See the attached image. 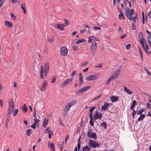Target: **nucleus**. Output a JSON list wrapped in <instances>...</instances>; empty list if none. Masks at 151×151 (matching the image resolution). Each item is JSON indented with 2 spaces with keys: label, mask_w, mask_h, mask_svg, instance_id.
Returning <instances> with one entry per match:
<instances>
[{
  "label": "nucleus",
  "mask_w": 151,
  "mask_h": 151,
  "mask_svg": "<svg viewBox=\"0 0 151 151\" xmlns=\"http://www.w3.org/2000/svg\"><path fill=\"white\" fill-rule=\"evenodd\" d=\"M49 64L48 62H46L43 66L42 65L41 66L40 69V76L41 79H44V75L45 77L47 76V74L49 72Z\"/></svg>",
  "instance_id": "f257e3e1"
},
{
  "label": "nucleus",
  "mask_w": 151,
  "mask_h": 151,
  "mask_svg": "<svg viewBox=\"0 0 151 151\" xmlns=\"http://www.w3.org/2000/svg\"><path fill=\"white\" fill-rule=\"evenodd\" d=\"M125 12L128 18L130 20H132L133 21L135 22L136 21V19L138 18L137 14L134 16L133 17L132 15H133L134 12V9H132L130 10V9L128 7H126L125 9Z\"/></svg>",
  "instance_id": "f03ea898"
},
{
  "label": "nucleus",
  "mask_w": 151,
  "mask_h": 151,
  "mask_svg": "<svg viewBox=\"0 0 151 151\" xmlns=\"http://www.w3.org/2000/svg\"><path fill=\"white\" fill-rule=\"evenodd\" d=\"M15 107L13 99H10L9 102V108L8 111V114H10L12 113V111H13V110L15 108Z\"/></svg>",
  "instance_id": "7ed1b4c3"
},
{
  "label": "nucleus",
  "mask_w": 151,
  "mask_h": 151,
  "mask_svg": "<svg viewBox=\"0 0 151 151\" xmlns=\"http://www.w3.org/2000/svg\"><path fill=\"white\" fill-rule=\"evenodd\" d=\"M76 103V100H73L67 104L64 108V112L65 113H67L70 110V107L75 105Z\"/></svg>",
  "instance_id": "20e7f679"
},
{
  "label": "nucleus",
  "mask_w": 151,
  "mask_h": 151,
  "mask_svg": "<svg viewBox=\"0 0 151 151\" xmlns=\"http://www.w3.org/2000/svg\"><path fill=\"white\" fill-rule=\"evenodd\" d=\"M89 147L93 148H96L99 147L100 144L96 141L93 140H90L88 143Z\"/></svg>",
  "instance_id": "39448f33"
},
{
  "label": "nucleus",
  "mask_w": 151,
  "mask_h": 151,
  "mask_svg": "<svg viewBox=\"0 0 151 151\" xmlns=\"http://www.w3.org/2000/svg\"><path fill=\"white\" fill-rule=\"evenodd\" d=\"M91 88V86H88L85 87L77 90L75 91V93L77 95L81 94L84 92L90 89Z\"/></svg>",
  "instance_id": "423d86ee"
},
{
  "label": "nucleus",
  "mask_w": 151,
  "mask_h": 151,
  "mask_svg": "<svg viewBox=\"0 0 151 151\" xmlns=\"http://www.w3.org/2000/svg\"><path fill=\"white\" fill-rule=\"evenodd\" d=\"M97 47V44L96 42L93 41L91 45V50L93 56H94Z\"/></svg>",
  "instance_id": "0eeeda50"
},
{
  "label": "nucleus",
  "mask_w": 151,
  "mask_h": 151,
  "mask_svg": "<svg viewBox=\"0 0 151 151\" xmlns=\"http://www.w3.org/2000/svg\"><path fill=\"white\" fill-rule=\"evenodd\" d=\"M88 136L90 138H92L96 139L97 136L96 134L94 132H92L91 129H89L87 133Z\"/></svg>",
  "instance_id": "6e6552de"
},
{
  "label": "nucleus",
  "mask_w": 151,
  "mask_h": 151,
  "mask_svg": "<svg viewBox=\"0 0 151 151\" xmlns=\"http://www.w3.org/2000/svg\"><path fill=\"white\" fill-rule=\"evenodd\" d=\"M73 81L72 78H69L65 80L63 82L61 83L60 86L62 87H64L68 85L69 83Z\"/></svg>",
  "instance_id": "1a4fd4ad"
},
{
  "label": "nucleus",
  "mask_w": 151,
  "mask_h": 151,
  "mask_svg": "<svg viewBox=\"0 0 151 151\" xmlns=\"http://www.w3.org/2000/svg\"><path fill=\"white\" fill-rule=\"evenodd\" d=\"M33 116L35 117V118L34 119V124L36 125L37 127H38L39 126V122H40V120L37 117V115L35 110L34 112L33 113Z\"/></svg>",
  "instance_id": "9d476101"
},
{
  "label": "nucleus",
  "mask_w": 151,
  "mask_h": 151,
  "mask_svg": "<svg viewBox=\"0 0 151 151\" xmlns=\"http://www.w3.org/2000/svg\"><path fill=\"white\" fill-rule=\"evenodd\" d=\"M138 38L139 41L141 45H143V42H145L144 38L143 33L142 31L140 32L138 36Z\"/></svg>",
  "instance_id": "9b49d317"
},
{
  "label": "nucleus",
  "mask_w": 151,
  "mask_h": 151,
  "mask_svg": "<svg viewBox=\"0 0 151 151\" xmlns=\"http://www.w3.org/2000/svg\"><path fill=\"white\" fill-rule=\"evenodd\" d=\"M97 78L96 75H90L86 78V80L87 81H94Z\"/></svg>",
  "instance_id": "f8f14e48"
},
{
  "label": "nucleus",
  "mask_w": 151,
  "mask_h": 151,
  "mask_svg": "<svg viewBox=\"0 0 151 151\" xmlns=\"http://www.w3.org/2000/svg\"><path fill=\"white\" fill-rule=\"evenodd\" d=\"M65 26L62 24H56L54 25V27L55 28L59 29L61 31L63 30V28Z\"/></svg>",
  "instance_id": "ddd939ff"
},
{
  "label": "nucleus",
  "mask_w": 151,
  "mask_h": 151,
  "mask_svg": "<svg viewBox=\"0 0 151 151\" xmlns=\"http://www.w3.org/2000/svg\"><path fill=\"white\" fill-rule=\"evenodd\" d=\"M60 53L63 56H66L68 53V50L66 47H62L60 49Z\"/></svg>",
  "instance_id": "4468645a"
},
{
  "label": "nucleus",
  "mask_w": 151,
  "mask_h": 151,
  "mask_svg": "<svg viewBox=\"0 0 151 151\" xmlns=\"http://www.w3.org/2000/svg\"><path fill=\"white\" fill-rule=\"evenodd\" d=\"M48 82L47 81H45L40 88L41 91H45Z\"/></svg>",
  "instance_id": "2eb2a0df"
},
{
  "label": "nucleus",
  "mask_w": 151,
  "mask_h": 151,
  "mask_svg": "<svg viewBox=\"0 0 151 151\" xmlns=\"http://www.w3.org/2000/svg\"><path fill=\"white\" fill-rule=\"evenodd\" d=\"M102 116V114L100 113H98L97 111L96 113L94 115V118L95 120H96L98 119H100Z\"/></svg>",
  "instance_id": "dca6fc26"
},
{
  "label": "nucleus",
  "mask_w": 151,
  "mask_h": 151,
  "mask_svg": "<svg viewBox=\"0 0 151 151\" xmlns=\"http://www.w3.org/2000/svg\"><path fill=\"white\" fill-rule=\"evenodd\" d=\"M96 41H98L99 40L93 36H90L88 37V41L89 43H91L92 41L95 42Z\"/></svg>",
  "instance_id": "f3484780"
},
{
  "label": "nucleus",
  "mask_w": 151,
  "mask_h": 151,
  "mask_svg": "<svg viewBox=\"0 0 151 151\" xmlns=\"http://www.w3.org/2000/svg\"><path fill=\"white\" fill-rule=\"evenodd\" d=\"M119 98L118 96H112L110 97V100L112 102L117 101L119 99Z\"/></svg>",
  "instance_id": "a211bd4d"
},
{
  "label": "nucleus",
  "mask_w": 151,
  "mask_h": 151,
  "mask_svg": "<svg viewBox=\"0 0 151 151\" xmlns=\"http://www.w3.org/2000/svg\"><path fill=\"white\" fill-rule=\"evenodd\" d=\"M119 74H120L119 73L115 72L114 74L111 75L110 77L111 78L112 80H114L115 79L118 78Z\"/></svg>",
  "instance_id": "6ab92c4d"
},
{
  "label": "nucleus",
  "mask_w": 151,
  "mask_h": 151,
  "mask_svg": "<svg viewBox=\"0 0 151 151\" xmlns=\"http://www.w3.org/2000/svg\"><path fill=\"white\" fill-rule=\"evenodd\" d=\"M49 147L51 149L52 151H55V145L54 143L49 142L48 144Z\"/></svg>",
  "instance_id": "aec40b11"
},
{
  "label": "nucleus",
  "mask_w": 151,
  "mask_h": 151,
  "mask_svg": "<svg viewBox=\"0 0 151 151\" xmlns=\"http://www.w3.org/2000/svg\"><path fill=\"white\" fill-rule=\"evenodd\" d=\"M110 104L107 103H105L103 106L101 107V109L104 111L108 109L109 107Z\"/></svg>",
  "instance_id": "412c9836"
},
{
  "label": "nucleus",
  "mask_w": 151,
  "mask_h": 151,
  "mask_svg": "<svg viewBox=\"0 0 151 151\" xmlns=\"http://www.w3.org/2000/svg\"><path fill=\"white\" fill-rule=\"evenodd\" d=\"M79 86H80L83 82V79L82 74L81 73L79 74Z\"/></svg>",
  "instance_id": "4be33fe9"
},
{
  "label": "nucleus",
  "mask_w": 151,
  "mask_h": 151,
  "mask_svg": "<svg viewBox=\"0 0 151 151\" xmlns=\"http://www.w3.org/2000/svg\"><path fill=\"white\" fill-rule=\"evenodd\" d=\"M145 51L148 50H149V47L146 42H143V45H141Z\"/></svg>",
  "instance_id": "5701e85b"
},
{
  "label": "nucleus",
  "mask_w": 151,
  "mask_h": 151,
  "mask_svg": "<svg viewBox=\"0 0 151 151\" xmlns=\"http://www.w3.org/2000/svg\"><path fill=\"white\" fill-rule=\"evenodd\" d=\"M124 90L125 92L127 93L129 95H131L132 94V91L131 90H129L126 86H124Z\"/></svg>",
  "instance_id": "b1692460"
},
{
  "label": "nucleus",
  "mask_w": 151,
  "mask_h": 151,
  "mask_svg": "<svg viewBox=\"0 0 151 151\" xmlns=\"http://www.w3.org/2000/svg\"><path fill=\"white\" fill-rule=\"evenodd\" d=\"M4 23L5 25L9 28H10L12 26V23L10 22L6 21Z\"/></svg>",
  "instance_id": "393cba45"
},
{
  "label": "nucleus",
  "mask_w": 151,
  "mask_h": 151,
  "mask_svg": "<svg viewBox=\"0 0 151 151\" xmlns=\"http://www.w3.org/2000/svg\"><path fill=\"white\" fill-rule=\"evenodd\" d=\"M48 121L47 119H45L43 121V126L44 128H45L48 124Z\"/></svg>",
  "instance_id": "a878e982"
},
{
  "label": "nucleus",
  "mask_w": 151,
  "mask_h": 151,
  "mask_svg": "<svg viewBox=\"0 0 151 151\" xmlns=\"http://www.w3.org/2000/svg\"><path fill=\"white\" fill-rule=\"evenodd\" d=\"M54 40V37L53 36H50L47 37V40L50 42H52Z\"/></svg>",
  "instance_id": "bb28decb"
},
{
  "label": "nucleus",
  "mask_w": 151,
  "mask_h": 151,
  "mask_svg": "<svg viewBox=\"0 0 151 151\" xmlns=\"http://www.w3.org/2000/svg\"><path fill=\"white\" fill-rule=\"evenodd\" d=\"M89 118L90 119V120L89 121V123L90 124V125L92 126H93L94 125V122H93V116H89Z\"/></svg>",
  "instance_id": "cd10ccee"
},
{
  "label": "nucleus",
  "mask_w": 151,
  "mask_h": 151,
  "mask_svg": "<svg viewBox=\"0 0 151 151\" xmlns=\"http://www.w3.org/2000/svg\"><path fill=\"white\" fill-rule=\"evenodd\" d=\"M145 114H142L140 115V117L138 118V121L139 122V121H141V120H143V119L145 117Z\"/></svg>",
  "instance_id": "c85d7f7f"
},
{
  "label": "nucleus",
  "mask_w": 151,
  "mask_h": 151,
  "mask_svg": "<svg viewBox=\"0 0 151 151\" xmlns=\"http://www.w3.org/2000/svg\"><path fill=\"white\" fill-rule=\"evenodd\" d=\"M147 40L149 43L150 44V46L151 47V35H147Z\"/></svg>",
  "instance_id": "c756f323"
},
{
  "label": "nucleus",
  "mask_w": 151,
  "mask_h": 151,
  "mask_svg": "<svg viewBox=\"0 0 151 151\" xmlns=\"http://www.w3.org/2000/svg\"><path fill=\"white\" fill-rule=\"evenodd\" d=\"M32 132V131L31 129H28L26 131L27 135L28 136H29L31 135Z\"/></svg>",
  "instance_id": "7c9ffc66"
},
{
  "label": "nucleus",
  "mask_w": 151,
  "mask_h": 151,
  "mask_svg": "<svg viewBox=\"0 0 151 151\" xmlns=\"http://www.w3.org/2000/svg\"><path fill=\"white\" fill-rule=\"evenodd\" d=\"M136 103V101L135 100L134 101H133L132 104L130 107L131 109L132 110V109H134V106L135 105Z\"/></svg>",
  "instance_id": "2f4dec72"
},
{
  "label": "nucleus",
  "mask_w": 151,
  "mask_h": 151,
  "mask_svg": "<svg viewBox=\"0 0 151 151\" xmlns=\"http://www.w3.org/2000/svg\"><path fill=\"white\" fill-rule=\"evenodd\" d=\"M121 69L122 66H121V65H119V66L118 67L115 72L120 74V70H121Z\"/></svg>",
  "instance_id": "473e14b6"
},
{
  "label": "nucleus",
  "mask_w": 151,
  "mask_h": 151,
  "mask_svg": "<svg viewBox=\"0 0 151 151\" xmlns=\"http://www.w3.org/2000/svg\"><path fill=\"white\" fill-rule=\"evenodd\" d=\"M95 107H93L91 108L90 110V114L89 115V116H92V112L94 109H95Z\"/></svg>",
  "instance_id": "72a5a7b5"
},
{
  "label": "nucleus",
  "mask_w": 151,
  "mask_h": 151,
  "mask_svg": "<svg viewBox=\"0 0 151 151\" xmlns=\"http://www.w3.org/2000/svg\"><path fill=\"white\" fill-rule=\"evenodd\" d=\"M18 112V109H15L14 110H13V111H12L13 112V116H15L17 114Z\"/></svg>",
  "instance_id": "f704fd0d"
},
{
  "label": "nucleus",
  "mask_w": 151,
  "mask_h": 151,
  "mask_svg": "<svg viewBox=\"0 0 151 151\" xmlns=\"http://www.w3.org/2000/svg\"><path fill=\"white\" fill-rule=\"evenodd\" d=\"M83 148L85 151H90V148L87 145L85 146Z\"/></svg>",
  "instance_id": "c9c22d12"
},
{
  "label": "nucleus",
  "mask_w": 151,
  "mask_h": 151,
  "mask_svg": "<svg viewBox=\"0 0 151 151\" xmlns=\"http://www.w3.org/2000/svg\"><path fill=\"white\" fill-rule=\"evenodd\" d=\"M84 39H79L76 41V43L77 44H78L84 42Z\"/></svg>",
  "instance_id": "e433bc0d"
},
{
  "label": "nucleus",
  "mask_w": 151,
  "mask_h": 151,
  "mask_svg": "<svg viewBox=\"0 0 151 151\" xmlns=\"http://www.w3.org/2000/svg\"><path fill=\"white\" fill-rule=\"evenodd\" d=\"M101 127H103L105 129H106V127H107L106 124L105 122H103L102 123H101Z\"/></svg>",
  "instance_id": "4c0bfd02"
},
{
  "label": "nucleus",
  "mask_w": 151,
  "mask_h": 151,
  "mask_svg": "<svg viewBox=\"0 0 151 151\" xmlns=\"http://www.w3.org/2000/svg\"><path fill=\"white\" fill-rule=\"evenodd\" d=\"M101 96V94H100L99 95L97 96L96 97L94 98L91 101V102L93 101H96L97 100V99H99Z\"/></svg>",
  "instance_id": "58836bf2"
},
{
  "label": "nucleus",
  "mask_w": 151,
  "mask_h": 151,
  "mask_svg": "<svg viewBox=\"0 0 151 151\" xmlns=\"http://www.w3.org/2000/svg\"><path fill=\"white\" fill-rule=\"evenodd\" d=\"M22 108L23 109L24 112H26L27 111V108L26 106V105L24 104L23 107H22Z\"/></svg>",
  "instance_id": "ea45409f"
},
{
  "label": "nucleus",
  "mask_w": 151,
  "mask_h": 151,
  "mask_svg": "<svg viewBox=\"0 0 151 151\" xmlns=\"http://www.w3.org/2000/svg\"><path fill=\"white\" fill-rule=\"evenodd\" d=\"M65 24H62L65 26V27L67 26L69 24V22L66 19H64Z\"/></svg>",
  "instance_id": "a19ab883"
},
{
  "label": "nucleus",
  "mask_w": 151,
  "mask_h": 151,
  "mask_svg": "<svg viewBox=\"0 0 151 151\" xmlns=\"http://www.w3.org/2000/svg\"><path fill=\"white\" fill-rule=\"evenodd\" d=\"M46 133H48V134H52V131L50 130V128L49 127L47 128Z\"/></svg>",
  "instance_id": "79ce46f5"
},
{
  "label": "nucleus",
  "mask_w": 151,
  "mask_h": 151,
  "mask_svg": "<svg viewBox=\"0 0 151 151\" xmlns=\"http://www.w3.org/2000/svg\"><path fill=\"white\" fill-rule=\"evenodd\" d=\"M119 19H122V18H123V19H124V15L122 12H121V14H119Z\"/></svg>",
  "instance_id": "37998d69"
},
{
  "label": "nucleus",
  "mask_w": 151,
  "mask_h": 151,
  "mask_svg": "<svg viewBox=\"0 0 151 151\" xmlns=\"http://www.w3.org/2000/svg\"><path fill=\"white\" fill-rule=\"evenodd\" d=\"M56 80V76H53L52 77V80L51 81L52 82V83H54L55 82Z\"/></svg>",
  "instance_id": "c03bdc74"
},
{
  "label": "nucleus",
  "mask_w": 151,
  "mask_h": 151,
  "mask_svg": "<svg viewBox=\"0 0 151 151\" xmlns=\"http://www.w3.org/2000/svg\"><path fill=\"white\" fill-rule=\"evenodd\" d=\"M132 110H133V111H132V117L133 118H134V116H135V114L136 113V111H135L134 110V109H132Z\"/></svg>",
  "instance_id": "a18cd8bd"
},
{
  "label": "nucleus",
  "mask_w": 151,
  "mask_h": 151,
  "mask_svg": "<svg viewBox=\"0 0 151 151\" xmlns=\"http://www.w3.org/2000/svg\"><path fill=\"white\" fill-rule=\"evenodd\" d=\"M72 48L75 51L77 50L78 49V47L76 45L73 46Z\"/></svg>",
  "instance_id": "49530a36"
},
{
  "label": "nucleus",
  "mask_w": 151,
  "mask_h": 151,
  "mask_svg": "<svg viewBox=\"0 0 151 151\" xmlns=\"http://www.w3.org/2000/svg\"><path fill=\"white\" fill-rule=\"evenodd\" d=\"M113 81L112 80L111 78L110 77L109 79L107 80V81H106V85H108L109 84V83L110 81Z\"/></svg>",
  "instance_id": "de8ad7c7"
},
{
  "label": "nucleus",
  "mask_w": 151,
  "mask_h": 151,
  "mask_svg": "<svg viewBox=\"0 0 151 151\" xmlns=\"http://www.w3.org/2000/svg\"><path fill=\"white\" fill-rule=\"evenodd\" d=\"M11 17L14 20H15L16 19V17L12 13L11 14Z\"/></svg>",
  "instance_id": "09e8293b"
},
{
  "label": "nucleus",
  "mask_w": 151,
  "mask_h": 151,
  "mask_svg": "<svg viewBox=\"0 0 151 151\" xmlns=\"http://www.w3.org/2000/svg\"><path fill=\"white\" fill-rule=\"evenodd\" d=\"M9 119L8 118H6V125H5V127L6 129L7 128L9 122Z\"/></svg>",
  "instance_id": "8fccbe9b"
},
{
  "label": "nucleus",
  "mask_w": 151,
  "mask_h": 151,
  "mask_svg": "<svg viewBox=\"0 0 151 151\" xmlns=\"http://www.w3.org/2000/svg\"><path fill=\"white\" fill-rule=\"evenodd\" d=\"M76 75V72L75 70L73 71L70 76H73L74 75Z\"/></svg>",
  "instance_id": "3c124183"
},
{
  "label": "nucleus",
  "mask_w": 151,
  "mask_h": 151,
  "mask_svg": "<svg viewBox=\"0 0 151 151\" xmlns=\"http://www.w3.org/2000/svg\"><path fill=\"white\" fill-rule=\"evenodd\" d=\"M143 109H142L138 111L137 113V114L138 115H141L142 114V113L143 112Z\"/></svg>",
  "instance_id": "603ef678"
},
{
  "label": "nucleus",
  "mask_w": 151,
  "mask_h": 151,
  "mask_svg": "<svg viewBox=\"0 0 151 151\" xmlns=\"http://www.w3.org/2000/svg\"><path fill=\"white\" fill-rule=\"evenodd\" d=\"M26 6V5L25 4H21V8L23 9V10H24V9H25V8L24 7H25Z\"/></svg>",
  "instance_id": "864d4df0"
},
{
  "label": "nucleus",
  "mask_w": 151,
  "mask_h": 151,
  "mask_svg": "<svg viewBox=\"0 0 151 151\" xmlns=\"http://www.w3.org/2000/svg\"><path fill=\"white\" fill-rule=\"evenodd\" d=\"M130 47H131V45L130 44H128L126 46V48L128 50L130 48Z\"/></svg>",
  "instance_id": "5fc2aeb1"
},
{
  "label": "nucleus",
  "mask_w": 151,
  "mask_h": 151,
  "mask_svg": "<svg viewBox=\"0 0 151 151\" xmlns=\"http://www.w3.org/2000/svg\"><path fill=\"white\" fill-rule=\"evenodd\" d=\"M139 54H140V55L141 58L142 60L143 61V55H142V52L141 51V50H140Z\"/></svg>",
  "instance_id": "6e6d98bb"
},
{
  "label": "nucleus",
  "mask_w": 151,
  "mask_h": 151,
  "mask_svg": "<svg viewBox=\"0 0 151 151\" xmlns=\"http://www.w3.org/2000/svg\"><path fill=\"white\" fill-rule=\"evenodd\" d=\"M132 30H134L135 29V26L134 25V24L133 23H132Z\"/></svg>",
  "instance_id": "4d7b16f0"
},
{
  "label": "nucleus",
  "mask_w": 151,
  "mask_h": 151,
  "mask_svg": "<svg viewBox=\"0 0 151 151\" xmlns=\"http://www.w3.org/2000/svg\"><path fill=\"white\" fill-rule=\"evenodd\" d=\"M118 31L119 32H122V33H123V31H122V29L121 28V27L120 26H119V29L118 30Z\"/></svg>",
  "instance_id": "13d9d810"
},
{
  "label": "nucleus",
  "mask_w": 151,
  "mask_h": 151,
  "mask_svg": "<svg viewBox=\"0 0 151 151\" xmlns=\"http://www.w3.org/2000/svg\"><path fill=\"white\" fill-rule=\"evenodd\" d=\"M93 28L95 30H100V29L99 27H94Z\"/></svg>",
  "instance_id": "bf43d9fd"
},
{
  "label": "nucleus",
  "mask_w": 151,
  "mask_h": 151,
  "mask_svg": "<svg viewBox=\"0 0 151 151\" xmlns=\"http://www.w3.org/2000/svg\"><path fill=\"white\" fill-rule=\"evenodd\" d=\"M3 0H1L0 1V7L2 6L3 4Z\"/></svg>",
  "instance_id": "052dcab7"
},
{
  "label": "nucleus",
  "mask_w": 151,
  "mask_h": 151,
  "mask_svg": "<svg viewBox=\"0 0 151 151\" xmlns=\"http://www.w3.org/2000/svg\"><path fill=\"white\" fill-rule=\"evenodd\" d=\"M148 16L150 18H151V11H150L148 12Z\"/></svg>",
  "instance_id": "680f3d73"
},
{
  "label": "nucleus",
  "mask_w": 151,
  "mask_h": 151,
  "mask_svg": "<svg viewBox=\"0 0 151 151\" xmlns=\"http://www.w3.org/2000/svg\"><path fill=\"white\" fill-rule=\"evenodd\" d=\"M145 70L147 71L148 74L150 75V76L151 75V74H150V71H149L148 69H147V68H146L145 69Z\"/></svg>",
  "instance_id": "e2e57ef3"
},
{
  "label": "nucleus",
  "mask_w": 151,
  "mask_h": 151,
  "mask_svg": "<svg viewBox=\"0 0 151 151\" xmlns=\"http://www.w3.org/2000/svg\"><path fill=\"white\" fill-rule=\"evenodd\" d=\"M36 125H35V124H33V125H31V127L34 129H36Z\"/></svg>",
  "instance_id": "0e129e2a"
},
{
  "label": "nucleus",
  "mask_w": 151,
  "mask_h": 151,
  "mask_svg": "<svg viewBox=\"0 0 151 151\" xmlns=\"http://www.w3.org/2000/svg\"><path fill=\"white\" fill-rule=\"evenodd\" d=\"M102 67V65L101 64H99L98 65L95 66V68H101Z\"/></svg>",
  "instance_id": "69168bd1"
},
{
  "label": "nucleus",
  "mask_w": 151,
  "mask_h": 151,
  "mask_svg": "<svg viewBox=\"0 0 151 151\" xmlns=\"http://www.w3.org/2000/svg\"><path fill=\"white\" fill-rule=\"evenodd\" d=\"M86 31L85 29H83L81 30H80V32L81 33H83L84 32Z\"/></svg>",
  "instance_id": "338daca9"
},
{
  "label": "nucleus",
  "mask_w": 151,
  "mask_h": 151,
  "mask_svg": "<svg viewBox=\"0 0 151 151\" xmlns=\"http://www.w3.org/2000/svg\"><path fill=\"white\" fill-rule=\"evenodd\" d=\"M3 105V103L2 100L1 99H0V106L2 107Z\"/></svg>",
  "instance_id": "774afa93"
}]
</instances>
